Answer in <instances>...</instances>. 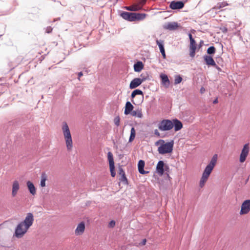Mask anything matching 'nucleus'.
<instances>
[{
  "instance_id": "nucleus-1",
  "label": "nucleus",
  "mask_w": 250,
  "mask_h": 250,
  "mask_svg": "<svg viewBox=\"0 0 250 250\" xmlns=\"http://www.w3.org/2000/svg\"><path fill=\"white\" fill-rule=\"evenodd\" d=\"M158 128L162 131H169L174 128L175 132L180 130L183 127L181 121L177 118L163 119L158 125Z\"/></svg>"
},
{
  "instance_id": "nucleus-2",
  "label": "nucleus",
  "mask_w": 250,
  "mask_h": 250,
  "mask_svg": "<svg viewBox=\"0 0 250 250\" xmlns=\"http://www.w3.org/2000/svg\"><path fill=\"white\" fill-rule=\"evenodd\" d=\"M120 16L125 20L129 21H135L144 20L146 17V14L123 11L120 13Z\"/></svg>"
},
{
  "instance_id": "nucleus-3",
  "label": "nucleus",
  "mask_w": 250,
  "mask_h": 250,
  "mask_svg": "<svg viewBox=\"0 0 250 250\" xmlns=\"http://www.w3.org/2000/svg\"><path fill=\"white\" fill-rule=\"evenodd\" d=\"M62 129L67 149L69 151L73 147V142L70 131L66 122H63L62 123Z\"/></svg>"
},
{
  "instance_id": "nucleus-4",
  "label": "nucleus",
  "mask_w": 250,
  "mask_h": 250,
  "mask_svg": "<svg viewBox=\"0 0 250 250\" xmlns=\"http://www.w3.org/2000/svg\"><path fill=\"white\" fill-rule=\"evenodd\" d=\"M174 146V141L171 140L170 142L162 143L158 148V151L160 154H165L170 153L172 152Z\"/></svg>"
},
{
  "instance_id": "nucleus-5",
  "label": "nucleus",
  "mask_w": 250,
  "mask_h": 250,
  "mask_svg": "<svg viewBox=\"0 0 250 250\" xmlns=\"http://www.w3.org/2000/svg\"><path fill=\"white\" fill-rule=\"evenodd\" d=\"M28 229L21 222L15 228L14 236L17 238H21L27 232Z\"/></svg>"
},
{
  "instance_id": "nucleus-6",
  "label": "nucleus",
  "mask_w": 250,
  "mask_h": 250,
  "mask_svg": "<svg viewBox=\"0 0 250 250\" xmlns=\"http://www.w3.org/2000/svg\"><path fill=\"white\" fill-rule=\"evenodd\" d=\"M179 116L182 120L188 122H192L194 119L191 110H181L179 113Z\"/></svg>"
},
{
  "instance_id": "nucleus-7",
  "label": "nucleus",
  "mask_w": 250,
  "mask_h": 250,
  "mask_svg": "<svg viewBox=\"0 0 250 250\" xmlns=\"http://www.w3.org/2000/svg\"><path fill=\"white\" fill-rule=\"evenodd\" d=\"M169 167L168 165L166 164L163 161L160 160L157 163L156 166V171L160 175H162L165 172H168Z\"/></svg>"
},
{
  "instance_id": "nucleus-8",
  "label": "nucleus",
  "mask_w": 250,
  "mask_h": 250,
  "mask_svg": "<svg viewBox=\"0 0 250 250\" xmlns=\"http://www.w3.org/2000/svg\"><path fill=\"white\" fill-rule=\"evenodd\" d=\"M217 158V154H215L211 158L209 164L206 166L204 171L210 174L216 164Z\"/></svg>"
},
{
  "instance_id": "nucleus-9",
  "label": "nucleus",
  "mask_w": 250,
  "mask_h": 250,
  "mask_svg": "<svg viewBox=\"0 0 250 250\" xmlns=\"http://www.w3.org/2000/svg\"><path fill=\"white\" fill-rule=\"evenodd\" d=\"M249 144H246L244 145L243 147L241 150L239 161L240 163H243L245 161L248 155L249 152Z\"/></svg>"
},
{
  "instance_id": "nucleus-10",
  "label": "nucleus",
  "mask_w": 250,
  "mask_h": 250,
  "mask_svg": "<svg viewBox=\"0 0 250 250\" xmlns=\"http://www.w3.org/2000/svg\"><path fill=\"white\" fill-rule=\"evenodd\" d=\"M34 221V216L32 213H28L24 219V220L21 222L23 224L24 227L29 229V228L32 225Z\"/></svg>"
},
{
  "instance_id": "nucleus-11",
  "label": "nucleus",
  "mask_w": 250,
  "mask_h": 250,
  "mask_svg": "<svg viewBox=\"0 0 250 250\" xmlns=\"http://www.w3.org/2000/svg\"><path fill=\"white\" fill-rule=\"evenodd\" d=\"M250 211V199L245 200L242 204L240 214H246Z\"/></svg>"
},
{
  "instance_id": "nucleus-12",
  "label": "nucleus",
  "mask_w": 250,
  "mask_h": 250,
  "mask_svg": "<svg viewBox=\"0 0 250 250\" xmlns=\"http://www.w3.org/2000/svg\"><path fill=\"white\" fill-rule=\"evenodd\" d=\"M180 26V24L177 22H169L163 25V28L169 31H174L178 29Z\"/></svg>"
},
{
  "instance_id": "nucleus-13",
  "label": "nucleus",
  "mask_w": 250,
  "mask_h": 250,
  "mask_svg": "<svg viewBox=\"0 0 250 250\" xmlns=\"http://www.w3.org/2000/svg\"><path fill=\"white\" fill-rule=\"evenodd\" d=\"M184 6V3L182 1H172L169 4V8L172 10L182 9Z\"/></svg>"
},
{
  "instance_id": "nucleus-14",
  "label": "nucleus",
  "mask_w": 250,
  "mask_h": 250,
  "mask_svg": "<svg viewBox=\"0 0 250 250\" xmlns=\"http://www.w3.org/2000/svg\"><path fill=\"white\" fill-rule=\"evenodd\" d=\"M118 104L116 105V107H113L112 109H115L116 108H122V109H133V106L131 104V103L127 101L125 104V106H124V104H122V103L119 102H118Z\"/></svg>"
},
{
  "instance_id": "nucleus-15",
  "label": "nucleus",
  "mask_w": 250,
  "mask_h": 250,
  "mask_svg": "<svg viewBox=\"0 0 250 250\" xmlns=\"http://www.w3.org/2000/svg\"><path fill=\"white\" fill-rule=\"evenodd\" d=\"M125 115L130 114L132 116L141 118L143 117L142 110H124Z\"/></svg>"
},
{
  "instance_id": "nucleus-16",
  "label": "nucleus",
  "mask_w": 250,
  "mask_h": 250,
  "mask_svg": "<svg viewBox=\"0 0 250 250\" xmlns=\"http://www.w3.org/2000/svg\"><path fill=\"white\" fill-rule=\"evenodd\" d=\"M142 81L139 78L133 79L129 84V88L131 89H134L142 84Z\"/></svg>"
},
{
  "instance_id": "nucleus-17",
  "label": "nucleus",
  "mask_w": 250,
  "mask_h": 250,
  "mask_svg": "<svg viewBox=\"0 0 250 250\" xmlns=\"http://www.w3.org/2000/svg\"><path fill=\"white\" fill-rule=\"evenodd\" d=\"M145 163L144 160H140L138 163V169L139 173L142 174L148 173L149 172L144 170Z\"/></svg>"
},
{
  "instance_id": "nucleus-18",
  "label": "nucleus",
  "mask_w": 250,
  "mask_h": 250,
  "mask_svg": "<svg viewBox=\"0 0 250 250\" xmlns=\"http://www.w3.org/2000/svg\"><path fill=\"white\" fill-rule=\"evenodd\" d=\"M203 58L207 65L212 66L216 65V63L211 56L209 55H205L204 56Z\"/></svg>"
},
{
  "instance_id": "nucleus-19",
  "label": "nucleus",
  "mask_w": 250,
  "mask_h": 250,
  "mask_svg": "<svg viewBox=\"0 0 250 250\" xmlns=\"http://www.w3.org/2000/svg\"><path fill=\"white\" fill-rule=\"evenodd\" d=\"M19 188V182L17 180L14 181L12 184V195L13 197H15L17 195Z\"/></svg>"
},
{
  "instance_id": "nucleus-20",
  "label": "nucleus",
  "mask_w": 250,
  "mask_h": 250,
  "mask_svg": "<svg viewBox=\"0 0 250 250\" xmlns=\"http://www.w3.org/2000/svg\"><path fill=\"white\" fill-rule=\"evenodd\" d=\"M85 229V224L84 222H82L79 224L78 225L76 230L75 233L77 235H80L82 234Z\"/></svg>"
},
{
  "instance_id": "nucleus-21",
  "label": "nucleus",
  "mask_w": 250,
  "mask_h": 250,
  "mask_svg": "<svg viewBox=\"0 0 250 250\" xmlns=\"http://www.w3.org/2000/svg\"><path fill=\"white\" fill-rule=\"evenodd\" d=\"M26 185L29 192L32 195H34L36 193V189L33 183L30 181H28L26 182Z\"/></svg>"
},
{
  "instance_id": "nucleus-22",
  "label": "nucleus",
  "mask_w": 250,
  "mask_h": 250,
  "mask_svg": "<svg viewBox=\"0 0 250 250\" xmlns=\"http://www.w3.org/2000/svg\"><path fill=\"white\" fill-rule=\"evenodd\" d=\"M134 70L135 72H140L144 68V64L141 61H138L134 64Z\"/></svg>"
},
{
  "instance_id": "nucleus-23",
  "label": "nucleus",
  "mask_w": 250,
  "mask_h": 250,
  "mask_svg": "<svg viewBox=\"0 0 250 250\" xmlns=\"http://www.w3.org/2000/svg\"><path fill=\"white\" fill-rule=\"evenodd\" d=\"M188 35L190 40L189 49H196V43L194 39L193 38L191 34L189 33Z\"/></svg>"
},
{
  "instance_id": "nucleus-24",
  "label": "nucleus",
  "mask_w": 250,
  "mask_h": 250,
  "mask_svg": "<svg viewBox=\"0 0 250 250\" xmlns=\"http://www.w3.org/2000/svg\"><path fill=\"white\" fill-rule=\"evenodd\" d=\"M160 77L162 81V83L164 84H169V80L167 76L165 74H161L160 75Z\"/></svg>"
},
{
  "instance_id": "nucleus-25",
  "label": "nucleus",
  "mask_w": 250,
  "mask_h": 250,
  "mask_svg": "<svg viewBox=\"0 0 250 250\" xmlns=\"http://www.w3.org/2000/svg\"><path fill=\"white\" fill-rule=\"evenodd\" d=\"M125 8L126 10L129 11H136L141 10L142 9V7L138 5L134 4L131 6H127Z\"/></svg>"
},
{
  "instance_id": "nucleus-26",
  "label": "nucleus",
  "mask_w": 250,
  "mask_h": 250,
  "mask_svg": "<svg viewBox=\"0 0 250 250\" xmlns=\"http://www.w3.org/2000/svg\"><path fill=\"white\" fill-rule=\"evenodd\" d=\"M137 95H139L141 97H143V91L140 89H135L132 92L131 97L132 98H134Z\"/></svg>"
},
{
  "instance_id": "nucleus-27",
  "label": "nucleus",
  "mask_w": 250,
  "mask_h": 250,
  "mask_svg": "<svg viewBox=\"0 0 250 250\" xmlns=\"http://www.w3.org/2000/svg\"><path fill=\"white\" fill-rule=\"evenodd\" d=\"M47 175L45 172H42L41 175V180L40 182V186L42 187L45 186V182L47 180Z\"/></svg>"
},
{
  "instance_id": "nucleus-28",
  "label": "nucleus",
  "mask_w": 250,
  "mask_h": 250,
  "mask_svg": "<svg viewBox=\"0 0 250 250\" xmlns=\"http://www.w3.org/2000/svg\"><path fill=\"white\" fill-rule=\"evenodd\" d=\"M136 135V131L134 127H132L130 130V134L128 142L129 143L132 142L135 139Z\"/></svg>"
},
{
  "instance_id": "nucleus-29",
  "label": "nucleus",
  "mask_w": 250,
  "mask_h": 250,
  "mask_svg": "<svg viewBox=\"0 0 250 250\" xmlns=\"http://www.w3.org/2000/svg\"><path fill=\"white\" fill-rule=\"evenodd\" d=\"M107 158L109 162V165H114L113 155L111 152L107 153Z\"/></svg>"
},
{
  "instance_id": "nucleus-30",
  "label": "nucleus",
  "mask_w": 250,
  "mask_h": 250,
  "mask_svg": "<svg viewBox=\"0 0 250 250\" xmlns=\"http://www.w3.org/2000/svg\"><path fill=\"white\" fill-rule=\"evenodd\" d=\"M156 44L159 46L160 51L163 50L165 49L164 47V42L163 40H157L156 41Z\"/></svg>"
},
{
  "instance_id": "nucleus-31",
  "label": "nucleus",
  "mask_w": 250,
  "mask_h": 250,
  "mask_svg": "<svg viewBox=\"0 0 250 250\" xmlns=\"http://www.w3.org/2000/svg\"><path fill=\"white\" fill-rule=\"evenodd\" d=\"M216 49L214 46H211L207 49V53L209 55H213L215 53Z\"/></svg>"
},
{
  "instance_id": "nucleus-32",
  "label": "nucleus",
  "mask_w": 250,
  "mask_h": 250,
  "mask_svg": "<svg viewBox=\"0 0 250 250\" xmlns=\"http://www.w3.org/2000/svg\"><path fill=\"white\" fill-rule=\"evenodd\" d=\"M109 169L110 171L111 176L112 177H114L116 175V171L115 169V165H109Z\"/></svg>"
},
{
  "instance_id": "nucleus-33",
  "label": "nucleus",
  "mask_w": 250,
  "mask_h": 250,
  "mask_svg": "<svg viewBox=\"0 0 250 250\" xmlns=\"http://www.w3.org/2000/svg\"><path fill=\"white\" fill-rule=\"evenodd\" d=\"M140 76L141 77L140 80L142 81V83L146 80H149V75L147 73H146L145 74L142 73Z\"/></svg>"
},
{
  "instance_id": "nucleus-34",
  "label": "nucleus",
  "mask_w": 250,
  "mask_h": 250,
  "mask_svg": "<svg viewBox=\"0 0 250 250\" xmlns=\"http://www.w3.org/2000/svg\"><path fill=\"white\" fill-rule=\"evenodd\" d=\"M228 5V3L225 1L219 2L217 3L215 8H218V9H220V8L225 7L226 6H227Z\"/></svg>"
},
{
  "instance_id": "nucleus-35",
  "label": "nucleus",
  "mask_w": 250,
  "mask_h": 250,
  "mask_svg": "<svg viewBox=\"0 0 250 250\" xmlns=\"http://www.w3.org/2000/svg\"><path fill=\"white\" fill-rule=\"evenodd\" d=\"M208 179V178L202 176L201 179L200 180V183H199L200 187L201 188H202L205 185V184L207 182Z\"/></svg>"
},
{
  "instance_id": "nucleus-36",
  "label": "nucleus",
  "mask_w": 250,
  "mask_h": 250,
  "mask_svg": "<svg viewBox=\"0 0 250 250\" xmlns=\"http://www.w3.org/2000/svg\"><path fill=\"white\" fill-rule=\"evenodd\" d=\"M182 81V78L181 76L179 75H176L175 77L174 80V84H177L178 83H180Z\"/></svg>"
},
{
  "instance_id": "nucleus-37",
  "label": "nucleus",
  "mask_w": 250,
  "mask_h": 250,
  "mask_svg": "<svg viewBox=\"0 0 250 250\" xmlns=\"http://www.w3.org/2000/svg\"><path fill=\"white\" fill-rule=\"evenodd\" d=\"M120 181L125 185H128V180L125 175L121 176V177L120 178Z\"/></svg>"
},
{
  "instance_id": "nucleus-38",
  "label": "nucleus",
  "mask_w": 250,
  "mask_h": 250,
  "mask_svg": "<svg viewBox=\"0 0 250 250\" xmlns=\"http://www.w3.org/2000/svg\"><path fill=\"white\" fill-rule=\"evenodd\" d=\"M120 118L119 116H116L114 119V123L117 126L120 125Z\"/></svg>"
},
{
  "instance_id": "nucleus-39",
  "label": "nucleus",
  "mask_w": 250,
  "mask_h": 250,
  "mask_svg": "<svg viewBox=\"0 0 250 250\" xmlns=\"http://www.w3.org/2000/svg\"><path fill=\"white\" fill-rule=\"evenodd\" d=\"M196 49H189V55L191 57H194L195 55Z\"/></svg>"
},
{
  "instance_id": "nucleus-40",
  "label": "nucleus",
  "mask_w": 250,
  "mask_h": 250,
  "mask_svg": "<svg viewBox=\"0 0 250 250\" xmlns=\"http://www.w3.org/2000/svg\"><path fill=\"white\" fill-rule=\"evenodd\" d=\"M119 174L121 176L125 175V172L123 168L122 167V166H119Z\"/></svg>"
},
{
  "instance_id": "nucleus-41",
  "label": "nucleus",
  "mask_w": 250,
  "mask_h": 250,
  "mask_svg": "<svg viewBox=\"0 0 250 250\" xmlns=\"http://www.w3.org/2000/svg\"><path fill=\"white\" fill-rule=\"evenodd\" d=\"M162 143H164V140L162 139H160L155 142V145L156 146H160L162 144Z\"/></svg>"
},
{
  "instance_id": "nucleus-42",
  "label": "nucleus",
  "mask_w": 250,
  "mask_h": 250,
  "mask_svg": "<svg viewBox=\"0 0 250 250\" xmlns=\"http://www.w3.org/2000/svg\"><path fill=\"white\" fill-rule=\"evenodd\" d=\"M210 174H209V173L206 172L205 171H204L202 176L208 179Z\"/></svg>"
},
{
  "instance_id": "nucleus-43",
  "label": "nucleus",
  "mask_w": 250,
  "mask_h": 250,
  "mask_svg": "<svg viewBox=\"0 0 250 250\" xmlns=\"http://www.w3.org/2000/svg\"><path fill=\"white\" fill-rule=\"evenodd\" d=\"M115 226V221L114 220H111L109 223V226L111 228H113Z\"/></svg>"
},
{
  "instance_id": "nucleus-44",
  "label": "nucleus",
  "mask_w": 250,
  "mask_h": 250,
  "mask_svg": "<svg viewBox=\"0 0 250 250\" xmlns=\"http://www.w3.org/2000/svg\"><path fill=\"white\" fill-rule=\"evenodd\" d=\"M52 31V28L50 26H48L46 28L45 32L47 33H50Z\"/></svg>"
},
{
  "instance_id": "nucleus-45",
  "label": "nucleus",
  "mask_w": 250,
  "mask_h": 250,
  "mask_svg": "<svg viewBox=\"0 0 250 250\" xmlns=\"http://www.w3.org/2000/svg\"><path fill=\"white\" fill-rule=\"evenodd\" d=\"M146 239H144L142 240V241L140 243V245L141 246H144L145 245H146Z\"/></svg>"
},
{
  "instance_id": "nucleus-46",
  "label": "nucleus",
  "mask_w": 250,
  "mask_h": 250,
  "mask_svg": "<svg viewBox=\"0 0 250 250\" xmlns=\"http://www.w3.org/2000/svg\"><path fill=\"white\" fill-rule=\"evenodd\" d=\"M221 30L222 32L224 33H226L228 31L227 28H226L225 27H223L221 28Z\"/></svg>"
},
{
  "instance_id": "nucleus-47",
  "label": "nucleus",
  "mask_w": 250,
  "mask_h": 250,
  "mask_svg": "<svg viewBox=\"0 0 250 250\" xmlns=\"http://www.w3.org/2000/svg\"><path fill=\"white\" fill-rule=\"evenodd\" d=\"M154 134L157 136H160V133L157 129L154 130Z\"/></svg>"
},
{
  "instance_id": "nucleus-48",
  "label": "nucleus",
  "mask_w": 250,
  "mask_h": 250,
  "mask_svg": "<svg viewBox=\"0 0 250 250\" xmlns=\"http://www.w3.org/2000/svg\"><path fill=\"white\" fill-rule=\"evenodd\" d=\"M146 0H140V4L144 5L146 3Z\"/></svg>"
},
{
  "instance_id": "nucleus-49",
  "label": "nucleus",
  "mask_w": 250,
  "mask_h": 250,
  "mask_svg": "<svg viewBox=\"0 0 250 250\" xmlns=\"http://www.w3.org/2000/svg\"><path fill=\"white\" fill-rule=\"evenodd\" d=\"M83 75V73L82 72H80L78 74V79L80 80V78L81 77H82Z\"/></svg>"
},
{
  "instance_id": "nucleus-50",
  "label": "nucleus",
  "mask_w": 250,
  "mask_h": 250,
  "mask_svg": "<svg viewBox=\"0 0 250 250\" xmlns=\"http://www.w3.org/2000/svg\"><path fill=\"white\" fill-rule=\"evenodd\" d=\"M213 66L215 67L218 70V71H222V69H221V68L219 67L216 64V65H214Z\"/></svg>"
},
{
  "instance_id": "nucleus-51",
  "label": "nucleus",
  "mask_w": 250,
  "mask_h": 250,
  "mask_svg": "<svg viewBox=\"0 0 250 250\" xmlns=\"http://www.w3.org/2000/svg\"><path fill=\"white\" fill-rule=\"evenodd\" d=\"M218 103V99L217 98H216L213 101V104H216Z\"/></svg>"
},
{
  "instance_id": "nucleus-52",
  "label": "nucleus",
  "mask_w": 250,
  "mask_h": 250,
  "mask_svg": "<svg viewBox=\"0 0 250 250\" xmlns=\"http://www.w3.org/2000/svg\"><path fill=\"white\" fill-rule=\"evenodd\" d=\"M160 52L161 53L162 55V54H165V49H164V50H161V51H160Z\"/></svg>"
},
{
  "instance_id": "nucleus-53",
  "label": "nucleus",
  "mask_w": 250,
  "mask_h": 250,
  "mask_svg": "<svg viewBox=\"0 0 250 250\" xmlns=\"http://www.w3.org/2000/svg\"><path fill=\"white\" fill-rule=\"evenodd\" d=\"M200 91L201 93H203L205 91V89L202 87L201 88Z\"/></svg>"
},
{
  "instance_id": "nucleus-54",
  "label": "nucleus",
  "mask_w": 250,
  "mask_h": 250,
  "mask_svg": "<svg viewBox=\"0 0 250 250\" xmlns=\"http://www.w3.org/2000/svg\"><path fill=\"white\" fill-rule=\"evenodd\" d=\"M162 56H163L164 59L166 58V53L165 54H162Z\"/></svg>"
}]
</instances>
